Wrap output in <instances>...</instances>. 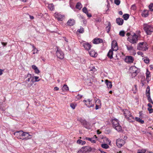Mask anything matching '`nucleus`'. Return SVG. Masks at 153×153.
Masks as SVG:
<instances>
[{
  "label": "nucleus",
  "instance_id": "nucleus-11",
  "mask_svg": "<svg viewBox=\"0 0 153 153\" xmlns=\"http://www.w3.org/2000/svg\"><path fill=\"white\" fill-rule=\"evenodd\" d=\"M111 49L115 51H116L118 49L117 43L115 40H113L112 42Z\"/></svg>",
  "mask_w": 153,
  "mask_h": 153
},
{
  "label": "nucleus",
  "instance_id": "nucleus-30",
  "mask_svg": "<svg viewBox=\"0 0 153 153\" xmlns=\"http://www.w3.org/2000/svg\"><path fill=\"white\" fill-rule=\"evenodd\" d=\"M151 76V74L150 72L149 71L148 69L146 70V79L147 81L148 82L149 81V78Z\"/></svg>",
  "mask_w": 153,
  "mask_h": 153
},
{
  "label": "nucleus",
  "instance_id": "nucleus-33",
  "mask_svg": "<svg viewBox=\"0 0 153 153\" xmlns=\"http://www.w3.org/2000/svg\"><path fill=\"white\" fill-rule=\"evenodd\" d=\"M62 89L64 91H68L69 88L66 85H64L62 87Z\"/></svg>",
  "mask_w": 153,
  "mask_h": 153
},
{
  "label": "nucleus",
  "instance_id": "nucleus-64",
  "mask_svg": "<svg viewBox=\"0 0 153 153\" xmlns=\"http://www.w3.org/2000/svg\"><path fill=\"white\" fill-rule=\"evenodd\" d=\"M150 67L151 70H152L153 69V65H150Z\"/></svg>",
  "mask_w": 153,
  "mask_h": 153
},
{
  "label": "nucleus",
  "instance_id": "nucleus-28",
  "mask_svg": "<svg viewBox=\"0 0 153 153\" xmlns=\"http://www.w3.org/2000/svg\"><path fill=\"white\" fill-rule=\"evenodd\" d=\"M142 16L144 17H146L148 15V11L147 10H144L142 14Z\"/></svg>",
  "mask_w": 153,
  "mask_h": 153
},
{
  "label": "nucleus",
  "instance_id": "nucleus-44",
  "mask_svg": "<svg viewBox=\"0 0 153 153\" xmlns=\"http://www.w3.org/2000/svg\"><path fill=\"white\" fill-rule=\"evenodd\" d=\"M125 32L123 30H121L119 32V35L120 36L123 37L125 36Z\"/></svg>",
  "mask_w": 153,
  "mask_h": 153
},
{
  "label": "nucleus",
  "instance_id": "nucleus-4",
  "mask_svg": "<svg viewBox=\"0 0 153 153\" xmlns=\"http://www.w3.org/2000/svg\"><path fill=\"white\" fill-rule=\"evenodd\" d=\"M137 70V68L135 66H132L130 68V71L132 77H134L137 75V73L139 72Z\"/></svg>",
  "mask_w": 153,
  "mask_h": 153
},
{
  "label": "nucleus",
  "instance_id": "nucleus-6",
  "mask_svg": "<svg viewBox=\"0 0 153 153\" xmlns=\"http://www.w3.org/2000/svg\"><path fill=\"white\" fill-rule=\"evenodd\" d=\"M57 48L56 52V56L58 58L60 59H63L64 57V55L63 53L60 50H59L58 48Z\"/></svg>",
  "mask_w": 153,
  "mask_h": 153
},
{
  "label": "nucleus",
  "instance_id": "nucleus-7",
  "mask_svg": "<svg viewBox=\"0 0 153 153\" xmlns=\"http://www.w3.org/2000/svg\"><path fill=\"white\" fill-rule=\"evenodd\" d=\"M81 43L84 48L87 51L90 50L91 47V45L88 42H82Z\"/></svg>",
  "mask_w": 153,
  "mask_h": 153
},
{
  "label": "nucleus",
  "instance_id": "nucleus-41",
  "mask_svg": "<svg viewBox=\"0 0 153 153\" xmlns=\"http://www.w3.org/2000/svg\"><path fill=\"white\" fill-rule=\"evenodd\" d=\"M32 46L33 48V51H34V52L33 53V54H34L35 53H37L38 50L33 45H32Z\"/></svg>",
  "mask_w": 153,
  "mask_h": 153
},
{
  "label": "nucleus",
  "instance_id": "nucleus-51",
  "mask_svg": "<svg viewBox=\"0 0 153 153\" xmlns=\"http://www.w3.org/2000/svg\"><path fill=\"white\" fill-rule=\"evenodd\" d=\"M149 8L151 11H153V3L149 5Z\"/></svg>",
  "mask_w": 153,
  "mask_h": 153
},
{
  "label": "nucleus",
  "instance_id": "nucleus-60",
  "mask_svg": "<svg viewBox=\"0 0 153 153\" xmlns=\"http://www.w3.org/2000/svg\"><path fill=\"white\" fill-rule=\"evenodd\" d=\"M86 14L87 15V16L88 17H91V14L90 13L89 14L88 13H88H86Z\"/></svg>",
  "mask_w": 153,
  "mask_h": 153
},
{
  "label": "nucleus",
  "instance_id": "nucleus-23",
  "mask_svg": "<svg viewBox=\"0 0 153 153\" xmlns=\"http://www.w3.org/2000/svg\"><path fill=\"white\" fill-rule=\"evenodd\" d=\"M32 68L34 70L35 73L38 74L40 73V71L36 65H32Z\"/></svg>",
  "mask_w": 153,
  "mask_h": 153
},
{
  "label": "nucleus",
  "instance_id": "nucleus-21",
  "mask_svg": "<svg viewBox=\"0 0 153 153\" xmlns=\"http://www.w3.org/2000/svg\"><path fill=\"white\" fill-rule=\"evenodd\" d=\"M108 25L106 26V31L107 33H109L111 28V23L109 22H107Z\"/></svg>",
  "mask_w": 153,
  "mask_h": 153
},
{
  "label": "nucleus",
  "instance_id": "nucleus-37",
  "mask_svg": "<svg viewBox=\"0 0 153 153\" xmlns=\"http://www.w3.org/2000/svg\"><path fill=\"white\" fill-rule=\"evenodd\" d=\"M77 143L79 144H82V145L85 144L86 142L85 141H82L81 140H78L77 141Z\"/></svg>",
  "mask_w": 153,
  "mask_h": 153
},
{
  "label": "nucleus",
  "instance_id": "nucleus-55",
  "mask_svg": "<svg viewBox=\"0 0 153 153\" xmlns=\"http://www.w3.org/2000/svg\"><path fill=\"white\" fill-rule=\"evenodd\" d=\"M148 110L149 111V113H151L153 112V109L151 108H148Z\"/></svg>",
  "mask_w": 153,
  "mask_h": 153
},
{
  "label": "nucleus",
  "instance_id": "nucleus-13",
  "mask_svg": "<svg viewBox=\"0 0 153 153\" xmlns=\"http://www.w3.org/2000/svg\"><path fill=\"white\" fill-rule=\"evenodd\" d=\"M28 77L27 79L25 82L26 83H27L28 82L31 81L32 82H33V76H32V75L30 74H28L27 76L26 77V78H27Z\"/></svg>",
  "mask_w": 153,
  "mask_h": 153
},
{
  "label": "nucleus",
  "instance_id": "nucleus-31",
  "mask_svg": "<svg viewBox=\"0 0 153 153\" xmlns=\"http://www.w3.org/2000/svg\"><path fill=\"white\" fill-rule=\"evenodd\" d=\"M85 139L91 141V143H95L96 142V140L94 139V138L86 137Z\"/></svg>",
  "mask_w": 153,
  "mask_h": 153
},
{
  "label": "nucleus",
  "instance_id": "nucleus-26",
  "mask_svg": "<svg viewBox=\"0 0 153 153\" xmlns=\"http://www.w3.org/2000/svg\"><path fill=\"white\" fill-rule=\"evenodd\" d=\"M105 83L106 84L108 88H111L112 87V85L111 82L109 81L108 80H105Z\"/></svg>",
  "mask_w": 153,
  "mask_h": 153
},
{
  "label": "nucleus",
  "instance_id": "nucleus-12",
  "mask_svg": "<svg viewBox=\"0 0 153 153\" xmlns=\"http://www.w3.org/2000/svg\"><path fill=\"white\" fill-rule=\"evenodd\" d=\"M125 61L128 63H132L134 61L133 57L131 56H126L125 59Z\"/></svg>",
  "mask_w": 153,
  "mask_h": 153
},
{
  "label": "nucleus",
  "instance_id": "nucleus-46",
  "mask_svg": "<svg viewBox=\"0 0 153 153\" xmlns=\"http://www.w3.org/2000/svg\"><path fill=\"white\" fill-rule=\"evenodd\" d=\"M146 151L145 149H143L141 150H138L137 153H145Z\"/></svg>",
  "mask_w": 153,
  "mask_h": 153
},
{
  "label": "nucleus",
  "instance_id": "nucleus-54",
  "mask_svg": "<svg viewBox=\"0 0 153 153\" xmlns=\"http://www.w3.org/2000/svg\"><path fill=\"white\" fill-rule=\"evenodd\" d=\"M82 97V95L80 94H78L76 97V98L77 99H80Z\"/></svg>",
  "mask_w": 153,
  "mask_h": 153
},
{
  "label": "nucleus",
  "instance_id": "nucleus-56",
  "mask_svg": "<svg viewBox=\"0 0 153 153\" xmlns=\"http://www.w3.org/2000/svg\"><path fill=\"white\" fill-rule=\"evenodd\" d=\"M39 78V77L37 76H35L34 77L35 81L34 82H38L40 80V79L38 80Z\"/></svg>",
  "mask_w": 153,
  "mask_h": 153
},
{
  "label": "nucleus",
  "instance_id": "nucleus-52",
  "mask_svg": "<svg viewBox=\"0 0 153 153\" xmlns=\"http://www.w3.org/2000/svg\"><path fill=\"white\" fill-rule=\"evenodd\" d=\"M84 29L83 28H81L78 30V31L79 33H82L84 32Z\"/></svg>",
  "mask_w": 153,
  "mask_h": 153
},
{
  "label": "nucleus",
  "instance_id": "nucleus-29",
  "mask_svg": "<svg viewBox=\"0 0 153 153\" xmlns=\"http://www.w3.org/2000/svg\"><path fill=\"white\" fill-rule=\"evenodd\" d=\"M114 128H115L116 130L118 131H120L122 130V127L121 126H120L119 124L118 125H117L116 126H114Z\"/></svg>",
  "mask_w": 153,
  "mask_h": 153
},
{
  "label": "nucleus",
  "instance_id": "nucleus-34",
  "mask_svg": "<svg viewBox=\"0 0 153 153\" xmlns=\"http://www.w3.org/2000/svg\"><path fill=\"white\" fill-rule=\"evenodd\" d=\"M48 7L51 10H53L54 8V5L52 4H48Z\"/></svg>",
  "mask_w": 153,
  "mask_h": 153
},
{
  "label": "nucleus",
  "instance_id": "nucleus-58",
  "mask_svg": "<svg viewBox=\"0 0 153 153\" xmlns=\"http://www.w3.org/2000/svg\"><path fill=\"white\" fill-rule=\"evenodd\" d=\"M139 115H140V118H143V114L141 112H140L139 113Z\"/></svg>",
  "mask_w": 153,
  "mask_h": 153
},
{
  "label": "nucleus",
  "instance_id": "nucleus-2",
  "mask_svg": "<svg viewBox=\"0 0 153 153\" xmlns=\"http://www.w3.org/2000/svg\"><path fill=\"white\" fill-rule=\"evenodd\" d=\"M144 29L147 34L148 35H150L153 32V27L150 25H144Z\"/></svg>",
  "mask_w": 153,
  "mask_h": 153
},
{
  "label": "nucleus",
  "instance_id": "nucleus-43",
  "mask_svg": "<svg viewBox=\"0 0 153 153\" xmlns=\"http://www.w3.org/2000/svg\"><path fill=\"white\" fill-rule=\"evenodd\" d=\"M146 95L148 94H150V87L149 86H148L147 87L146 90Z\"/></svg>",
  "mask_w": 153,
  "mask_h": 153
},
{
  "label": "nucleus",
  "instance_id": "nucleus-9",
  "mask_svg": "<svg viewBox=\"0 0 153 153\" xmlns=\"http://www.w3.org/2000/svg\"><path fill=\"white\" fill-rule=\"evenodd\" d=\"M125 143V141L123 140L118 139L117 140L116 144L118 147H121Z\"/></svg>",
  "mask_w": 153,
  "mask_h": 153
},
{
  "label": "nucleus",
  "instance_id": "nucleus-62",
  "mask_svg": "<svg viewBox=\"0 0 153 153\" xmlns=\"http://www.w3.org/2000/svg\"><path fill=\"white\" fill-rule=\"evenodd\" d=\"M134 87L133 88L132 90H133L134 89L135 90H137V85H134Z\"/></svg>",
  "mask_w": 153,
  "mask_h": 153
},
{
  "label": "nucleus",
  "instance_id": "nucleus-3",
  "mask_svg": "<svg viewBox=\"0 0 153 153\" xmlns=\"http://www.w3.org/2000/svg\"><path fill=\"white\" fill-rule=\"evenodd\" d=\"M137 49L139 50L146 51L148 49L147 44L145 42L140 43L138 44Z\"/></svg>",
  "mask_w": 153,
  "mask_h": 153
},
{
  "label": "nucleus",
  "instance_id": "nucleus-40",
  "mask_svg": "<svg viewBox=\"0 0 153 153\" xmlns=\"http://www.w3.org/2000/svg\"><path fill=\"white\" fill-rule=\"evenodd\" d=\"M143 59L144 62L146 64L148 63L149 62V59L148 58L145 57L143 58Z\"/></svg>",
  "mask_w": 153,
  "mask_h": 153
},
{
  "label": "nucleus",
  "instance_id": "nucleus-57",
  "mask_svg": "<svg viewBox=\"0 0 153 153\" xmlns=\"http://www.w3.org/2000/svg\"><path fill=\"white\" fill-rule=\"evenodd\" d=\"M137 53V54L138 55H141V56L142 57H143V53L142 52H140V51L138 52Z\"/></svg>",
  "mask_w": 153,
  "mask_h": 153
},
{
  "label": "nucleus",
  "instance_id": "nucleus-47",
  "mask_svg": "<svg viewBox=\"0 0 153 153\" xmlns=\"http://www.w3.org/2000/svg\"><path fill=\"white\" fill-rule=\"evenodd\" d=\"M21 133L20 134V137H25L27 134V132H23L22 131H21Z\"/></svg>",
  "mask_w": 153,
  "mask_h": 153
},
{
  "label": "nucleus",
  "instance_id": "nucleus-14",
  "mask_svg": "<svg viewBox=\"0 0 153 153\" xmlns=\"http://www.w3.org/2000/svg\"><path fill=\"white\" fill-rule=\"evenodd\" d=\"M122 112L126 118L131 114L130 113V112L126 109L123 110Z\"/></svg>",
  "mask_w": 153,
  "mask_h": 153
},
{
  "label": "nucleus",
  "instance_id": "nucleus-15",
  "mask_svg": "<svg viewBox=\"0 0 153 153\" xmlns=\"http://www.w3.org/2000/svg\"><path fill=\"white\" fill-rule=\"evenodd\" d=\"M103 40L102 39L100 38H95L94 39L93 41V43L95 44H98L100 43H102Z\"/></svg>",
  "mask_w": 153,
  "mask_h": 153
},
{
  "label": "nucleus",
  "instance_id": "nucleus-16",
  "mask_svg": "<svg viewBox=\"0 0 153 153\" xmlns=\"http://www.w3.org/2000/svg\"><path fill=\"white\" fill-rule=\"evenodd\" d=\"M82 148L84 150V153H86L92 150V148L89 146H85Z\"/></svg>",
  "mask_w": 153,
  "mask_h": 153
},
{
  "label": "nucleus",
  "instance_id": "nucleus-17",
  "mask_svg": "<svg viewBox=\"0 0 153 153\" xmlns=\"http://www.w3.org/2000/svg\"><path fill=\"white\" fill-rule=\"evenodd\" d=\"M116 21L117 24L120 25H122L124 22L122 18H117Z\"/></svg>",
  "mask_w": 153,
  "mask_h": 153
},
{
  "label": "nucleus",
  "instance_id": "nucleus-50",
  "mask_svg": "<svg viewBox=\"0 0 153 153\" xmlns=\"http://www.w3.org/2000/svg\"><path fill=\"white\" fill-rule=\"evenodd\" d=\"M114 3L117 5L120 4V0H115L114 1Z\"/></svg>",
  "mask_w": 153,
  "mask_h": 153
},
{
  "label": "nucleus",
  "instance_id": "nucleus-53",
  "mask_svg": "<svg viewBox=\"0 0 153 153\" xmlns=\"http://www.w3.org/2000/svg\"><path fill=\"white\" fill-rule=\"evenodd\" d=\"M76 106V105H75L73 103H71L70 104V107L73 109H74Z\"/></svg>",
  "mask_w": 153,
  "mask_h": 153
},
{
  "label": "nucleus",
  "instance_id": "nucleus-32",
  "mask_svg": "<svg viewBox=\"0 0 153 153\" xmlns=\"http://www.w3.org/2000/svg\"><path fill=\"white\" fill-rule=\"evenodd\" d=\"M135 119L138 122L141 124H143L144 123V120L140 119V118L136 117Z\"/></svg>",
  "mask_w": 153,
  "mask_h": 153
},
{
  "label": "nucleus",
  "instance_id": "nucleus-36",
  "mask_svg": "<svg viewBox=\"0 0 153 153\" xmlns=\"http://www.w3.org/2000/svg\"><path fill=\"white\" fill-rule=\"evenodd\" d=\"M146 96L148 97V100L149 102L153 104V101L151 98L150 94H147Z\"/></svg>",
  "mask_w": 153,
  "mask_h": 153
},
{
  "label": "nucleus",
  "instance_id": "nucleus-39",
  "mask_svg": "<svg viewBox=\"0 0 153 153\" xmlns=\"http://www.w3.org/2000/svg\"><path fill=\"white\" fill-rule=\"evenodd\" d=\"M101 146L102 148L105 149H107L109 147L108 145L107 144L105 143L102 144L101 145Z\"/></svg>",
  "mask_w": 153,
  "mask_h": 153
},
{
  "label": "nucleus",
  "instance_id": "nucleus-38",
  "mask_svg": "<svg viewBox=\"0 0 153 153\" xmlns=\"http://www.w3.org/2000/svg\"><path fill=\"white\" fill-rule=\"evenodd\" d=\"M82 7V5L81 3L78 2L77 3L76 5V8L79 10H80Z\"/></svg>",
  "mask_w": 153,
  "mask_h": 153
},
{
  "label": "nucleus",
  "instance_id": "nucleus-24",
  "mask_svg": "<svg viewBox=\"0 0 153 153\" xmlns=\"http://www.w3.org/2000/svg\"><path fill=\"white\" fill-rule=\"evenodd\" d=\"M112 123L113 127L117 125H118L119 124L118 122V120L117 119H114L112 120Z\"/></svg>",
  "mask_w": 153,
  "mask_h": 153
},
{
  "label": "nucleus",
  "instance_id": "nucleus-27",
  "mask_svg": "<svg viewBox=\"0 0 153 153\" xmlns=\"http://www.w3.org/2000/svg\"><path fill=\"white\" fill-rule=\"evenodd\" d=\"M27 134H26V135H25V137L22 140H27L30 139L31 138L32 135H30L28 132H27Z\"/></svg>",
  "mask_w": 153,
  "mask_h": 153
},
{
  "label": "nucleus",
  "instance_id": "nucleus-35",
  "mask_svg": "<svg viewBox=\"0 0 153 153\" xmlns=\"http://www.w3.org/2000/svg\"><path fill=\"white\" fill-rule=\"evenodd\" d=\"M129 15L128 14H125L123 16V17L125 20H127L129 17Z\"/></svg>",
  "mask_w": 153,
  "mask_h": 153
},
{
  "label": "nucleus",
  "instance_id": "nucleus-61",
  "mask_svg": "<svg viewBox=\"0 0 153 153\" xmlns=\"http://www.w3.org/2000/svg\"><path fill=\"white\" fill-rule=\"evenodd\" d=\"M147 105H148V106H149V107L148 108H152V105L151 104L149 103Z\"/></svg>",
  "mask_w": 153,
  "mask_h": 153
},
{
  "label": "nucleus",
  "instance_id": "nucleus-22",
  "mask_svg": "<svg viewBox=\"0 0 153 153\" xmlns=\"http://www.w3.org/2000/svg\"><path fill=\"white\" fill-rule=\"evenodd\" d=\"M89 54L92 57H96L97 55V53L94 51H91L89 52Z\"/></svg>",
  "mask_w": 153,
  "mask_h": 153
},
{
  "label": "nucleus",
  "instance_id": "nucleus-10",
  "mask_svg": "<svg viewBox=\"0 0 153 153\" xmlns=\"http://www.w3.org/2000/svg\"><path fill=\"white\" fill-rule=\"evenodd\" d=\"M91 100L88 99L87 100H84L83 102L85 103V104L88 108L93 107L94 106V104H92Z\"/></svg>",
  "mask_w": 153,
  "mask_h": 153
},
{
  "label": "nucleus",
  "instance_id": "nucleus-48",
  "mask_svg": "<svg viewBox=\"0 0 153 153\" xmlns=\"http://www.w3.org/2000/svg\"><path fill=\"white\" fill-rule=\"evenodd\" d=\"M126 46L127 48L128 51H131L133 49V47L131 46H129L127 45H126Z\"/></svg>",
  "mask_w": 153,
  "mask_h": 153
},
{
  "label": "nucleus",
  "instance_id": "nucleus-42",
  "mask_svg": "<svg viewBox=\"0 0 153 153\" xmlns=\"http://www.w3.org/2000/svg\"><path fill=\"white\" fill-rule=\"evenodd\" d=\"M80 62L82 64H84L86 62V60L84 58L82 57L80 59Z\"/></svg>",
  "mask_w": 153,
  "mask_h": 153
},
{
  "label": "nucleus",
  "instance_id": "nucleus-1",
  "mask_svg": "<svg viewBox=\"0 0 153 153\" xmlns=\"http://www.w3.org/2000/svg\"><path fill=\"white\" fill-rule=\"evenodd\" d=\"M126 35L128 37L127 39L132 44L136 43L137 42L138 36L135 33L132 35L129 33H127Z\"/></svg>",
  "mask_w": 153,
  "mask_h": 153
},
{
  "label": "nucleus",
  "instance_id": "nucleus-63",
  "mask_svg": "<svg viewBox=\"0 0 153 153\" xmlns=\"http://www.w3.org/2000/svg\"><path fill=\"white\" fill-rule=\"evenodd\" d=\"M54 90L56 91H58L59 90V88L57 87H56L54 88Z\"/></svg>",
  "mask_w": 153,
  "mask_h": 153
},
{
  "label": "nucleus",
  "instance_id": "nucleus-8",
  "mask_svg": "<svg viewBox=\"0 0 153 153\" xmlns=\"http://www.w3.org/2000/svg\"><path fill=\"white\" fill-rule=\"evenodd\" d=\"M80 122L86 128L90 129L91 128V126L89 123L87 122L86 120L81 119Z\"/></svg>",
  "mask_w": 153,
  "mask_h": 153
},
{
  "label": "nucleus",
  "instance_id": "nucleus-59",
  "mask_svg": "<svg viewBox=\"0 0 153 153\" xmlns=\"http://www.w3.org/2000/svg\"><path fill=\"white\" fill-rule=\"evenodd\" d=\"M1 44L4 46H5L6 45L7 43L6 42H1Z\"/></svg>",
  "mask_w": 153,
  "mask_h": 153
},
{
  "label": "nucleus",
  "instance_id": "nucleus-25",
  "mask_svg": "<svg viewBox=\"0 0 153 153\" xmlns=\"http://www.w3.org/2000/svg\"><path fill=\"white\" fill-rule=\"evenodd\" d=\"M21 133V131H17L14 133V135L18 138L21 139L20 137V134Z\"/></svg>",
  "mask_w": 153,
  "mask_h": 153
},
{
  "label": "nucleus",
  "instance_id": "nucleus-18",
  "mask_svg": "<svg viewBox=\"0 0 153 153\" xmlns=\"http://www.w3.org/2000/svg\"><path fill=\"white\" fill-rule=\"evenodd\" d=\"M127 120L130 122H133L134 121V117L132 114L126 118Z\"/></svg>",
  "mask_w": 153,
  "mask_h": 153
},
{
  "label": "nucleus",
  "instance_id": "nucleus-49",
  "mask_svg": "<svg viewBox=\"0 0 153 153\" xmlns=\"http://www.w3.org/2000/svg\"><path fill=\"white\" fill-rule=\"evenodd\" d=\"M82 10L83 12L85 14L88 13V11L87 9L85 7H84L82 9Z\"/></svg>",
  "mask_w": 153,
  "mask_h": 153
},
{
  "label": "nucleus",
  "instance_id": "nucleus-5",
  "mask_svg": "<svg viewBox=\"0 0 153 153\" xmlns=\"http://www.w3.org/2000/svg\"><path fill=\"white\" fill-rule=\"evenodd\" d=\"M54 16L59 21H62L64 19L65 16L62 15L60 13L56 12L54 14Z\"/></svg>",
  "mask_w": 153,
  "mask_h": 153
},
{
  "label": "nucleus",
  "instance_id": "nucleus-45",
  "mask_svg": "<svg viewBox=\"0 0 153 153\" xmlns=\"http://www.w3.org/2000/svg\"><path fill=\"white\" fill-rule=\"evenodd\" d=\"M88 68L90 69L89 71H92L93 72H95L96 71V69L94 66H93L92 67H91L89 68Z\"/></svg>",
  "mask_w": 153,
  "mask_h": 153
},
{
  "label": "nucleus",
  "instance_id": "nucleus-19",
  "mask_svg": "<svg viewBox=\"0 0 153 153\" xmlns=\"http://www.w3.org/2000/svg\"><path fill=\"white\" fill-rule=\"evenodd\" d=\"M74 23V20L73 19H70L67 22V25L70 26L73 25Z\"/></svg>",
  "mask_w": 153,
  "mask_h": 153
},
{
  "label": "nucleus",
  "instance_id": "nucleus-20",
  "mask_svg": "<svg viewBox=\"0 0 153 153\" xmlns=\"http://www.w3.org/2000/svg\"><path fill=\"white\" fill-rule=\"evenodd\" d=\"M113 51H114L112 49H110L107 54V56L110 59L113 58Z\"/></svg>",
  "mask_w": 153,
  "mask_h": 153
}]
</instances>
